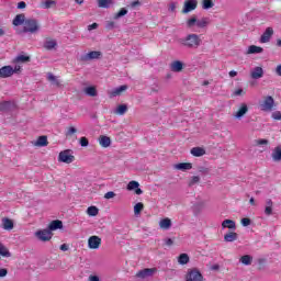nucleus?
<instances>
[{
    "label": "nucleus",
    "instance_id": "72a5a7b5",
    "mask_svg": "<svg viewBox=\"0 0 281 281\" xmlns=\"http://www.w3.org/2000/svg\"><path fill=\"white\" fill-rule=\"evenodd\" d=\"M192 212H193L194 216H199L201 214V212H203V203H195L192 206Z\"/></svg>",
    "mask_w": 281,
    "mask_h": 281
},
{
    "label": "nucleus",
    "instance_id": "aec40b11",
    "mask_svg": "<svg viewBox=\"0 0 281 281\" xmlns=\"http://www.w3.org/2000/svg\"><path fill=\"white\" fill-rule=\"evenodd\" d=\"M160 229H170L172 227V221L168 217L160 220L159 222Z\"/></svg>",
    "mask_w": 281,
    "mask_h": 281
},
{
    "label": "nucleus",
    "instance_id": "49530a36",
    "mask_svg": "<svg viewBox=\"0 0 281 281\" xmlns=\"http://www.w3.org/2000/svg\"><path fill=\"white\" fill-rule=\"evenodd\" d=\"M256 145L257 146H268L269 145V140L266 138H260L256 140Z\"/></svg>",
    "mask_w": 281,
    "mask_h": 281
},
{
    "label": "nucleus",
    "instance_id": "7ed1b4c3",
    "mask_svg": "<svg viewBox=\"0 0 281 281\" xmlns=\"http://www.w3.org/2000/svg\"><path fill=\"white\" fill-rule=\"evenodd\" d=\"M210 25V18H202V19H196V15H193L187 21V27H200L203 30V27H207Z\"/></svg>",
    "mask_w": 281,
    "mask_h": 281
},
{
    "label": "nucleus",
    "instance_id": "09e8293b",
    "mask_svg": "<svg viewBox=\"0 0 281 281\" xmlns=\"http://www.w3.org/2000/svg\"><path fill=\"white\" fill-rule=\"evenodd\" d=\"M75 133H78V130H76V127H69L66 132V137H71Z\"/></svg>",
    "mask_w": 281,
    "mask_h": 281
},
{
    "label": "nucleus",
    "instance_id": "7c9ffc66",
    "mask_svg": "<svg viewBox=\"0 0 281 281\" xmlns=\"http://www.w3.org/2000/svg\"><path fill=\"white\" fill-rule=\"evenodd\" d=\"M0 256H2L3 258H10V256H12L10 250H8V247H5V245H3L2 243H0Z\"/></svg>",
    "mask_w": 281,
    "mask_h": 281
},
{
    "label": "nucleus",
    "instance_id": "f704fd0d",
    "mask_svg": "<svg viewBox=\"0 0 281 281\" xmlns=\"http://www.w3.org/2000/svg\"><path fill=\"white\" fill-rule=\"evenodd\" d=\"M183 69V63L179 61V60H176L171 64V70L172 71H181Z\"/></svg>",
    "mask_w": 281,
    "mask_h": 281
},
{
    "label": "nucleus",
    "instance_id": "f03ea898",
    "mask_svg": "<svg viewBox=\"0 0 281 281\" xmlns=\"http://www.w3.org/2000/svg\"><path fill=\"white\" fill-rule=\"evenodd\" d=\"M178 43L181 45V47H186L187 49H199V47H201V36L191 33L182 38H179Z\"/></svg>",
    "mask_w": 281,
    "mask_h": 281
},
{
    "label": "nucleus",
    "instance_id": "1a4fd4ad",
    "mask_svg": "<svg viewBox=\"0 0 281 281\" xmlns=\"http://www.w3.org/2000/svg\"><path fill=\"white\" fill-rule=\"evenodd\" d=\"M100 56H102V53H100L98 50H92L90 53L82 55L80 57V60H82L83 63H87L88 60H98V58H100Z\"/></svg>",
    "mask_w": 281,
    "mask_h": 281
},
{
    "label": "nucleus",
    "instance_id": "20e7f679",
    "mask_svg": "<svg viewBox=\"0 0 281 281\" xmlns=\"http://www.w3.org/2000/svg\"><path fill=\"white\" fill-rule=\"evenodd\" d=\"M273 106H276V100H273V97L271 95L266 97L259 104L260 111H263L265 113H271V111H273Z\"/></svg>",
    "mask_w": 281,
    "mask_h": 281
},
{
    "label": "nucleus",
    "instance_id": "473e14b6",
    "mask_svg": "<svg viewBox=\"0 0 281 281\" xmlns=\"http://www.w3.org/2000/svg\"><path fill=\"white\" fill-rule=\"evenodd\" d=\"M263 49L260 46L251 45L248 47L247 54H262Z\"/></svg>",
    "mask_w": 281,
    "mask_h": 281
},
{
    "label": "nucleus",
    "instance_id": "338daca9",
    "mask_svg": "<svg viewBox=\"0 0 281 281\" xmlns=\"http://www.w3.org/2000/svg\"><path fill=\"white\" fill-rule=\"evenodd\" d=\"M234 95H243V89H237V90L234 92Z\"/></svg>",
    "mask_w": 281,
    "mask_h": 281
},
{
    "label": "nucleus",
    "instance_id": "a878e982",
    "mask_svg": "<svg viewBox=\"0 0 281 281\" xmlns=\"http://www.w3.org/2000/svg\"><path fill=\"white\" fill-rule=\"evenodd\" d=\"M273 161H281V146H277L271 154Z\"/></svg>",
    "mask_w": 281,
    "mask_h": 281
},
{
    "label": "nucleus",
    "instance_id": "603ef678",
    "mask_svg": "<svg viewBox=\"0 0 281 281\" xmlns=\"http://www.w3.org/2000/svg\"><path fill=\"white\" fill-rule=\"evenodd\" d=\"M52 5H56V1L54 0H47L44 2V8L49 9Z\"/></svg>",
    "mask_w": 281,
    "mask_h": 281
},
{
    "label": "nucleus",
    "instance_id": "f257e3e1",
    "mask_svg": "<svg viewBox=\"0 0 281 281\" xmlns=\"http://www.w3.org/2000/svg\"><path fill=\"white\" fill-rule=\"evenodd\" d=\"M13 25H15V27L23 25V32L25 34H36L41 31V24H38V20L33 18L25 19V14L23 13L15 15L13 19Z\"/></svg>",
    "mask_w": 281,
    "mask_h": 281
},
{
    "label": "nucleus",
    "instance_id": "2f4dec72",
    "mask_svg": "<svg viewBox=\"0 0 281 281\" xmlns=\"http://www.w3.org/2000/svg\"><path fill=\"white\" fill-rule=\"evenodd\" d=\"M126 111H128V106L126 104H121L114 110V113L115 115H124Z\"/></svg>",
    "mask_w": 281,
    "mask_h": 281
},
{
    "label": "nucleus",
    "instance_id": "bb28decb",
    "mask_svg": "<svg viewBox=\"0 0 281 281\" xmlns=\"http://www.w3.org/2000/svg\"><path fill=\"white\" fill-rule=\"evenodd\" d=\"M48 144L49 143L47 142V136H40L37 140L34 143V146H38L40 148H43Z\"/></svg>",
    "mask_w": 281,
    "mask_h": 281
},
{
    "label": "nucleus",
    "instance_id": "c9c22d12",
    "mask_svg": "<svg viewBox=\"0 0 281 281\" xmlns=\"http://www.w3.org/2000/svg\"><path fill=\"white\" fill-rule=\"evenodd\" d=\"M178 262L179 265H188L190 262V257L188 256V254H181L178 257Z\"/></svg>",
    "mask_w": 281,
    "mask_h": 281
},
{
    "label": "nucleus",
    "instance_id": "9d476101",
    "mask_svg": "<svg viewBox=\"0 0 281 281\" xmlns=\"http://www.w3.org/2000/svg\"><path fill=\"white\" fill-rule=\"evenodd\" d=\"M196 5H199V1L198 0H187L184 2V7H183V14H188L189 12H192L193 10H196Z\"/></svg>",
    "mask_w": 281,
    "mask_h": 281
},
{
    "label": "nucleus",
    "instance_id": "774afa93",
    "mask_svg": "<svg viewBox=\"0 0 281 281\" xmlns=\"http://www.w3.org/2000/svg\"><path fill=\"white\" fill-rule=\"evenodd\" d=\"M276 71L278 76H281V65L277 66Z\"/></svg>",
    "mask_w": 281,
    "mask_h": 281
},
{
    "label": "nucleus",
    "instance_id": "f8f14e48",
    "mask_svg": "<svg viewBox=\"0 0 281 281\" xmlns=\"http://www.w3.org/2000/svg\"><path fill=\"white\" fill-rule=\"evenodd\" d=\"M262 76H265V69H262V67H260V66L252 68L250 71V78L252 80H260V78H262Z\"/></svg>",
    "mask_w": 281,
    "mask_h": 281
},
{
    "label": "nucleus",
    "instance_id": "393cba45",
    "mask_svg": "<svg viewBox=\"0 0 281 281\" xmlns=\"http://www.w3.org/2000/svg\"><path fill=\"white\" fill-rule=\"evenodd\" d=\"M191 155L193 157H203V155H205V149L203 147H193L191 149Z\"/></svg>",
    "mask_w": 281,
    "mask_h": 281
},
{
    "label": "nucleus",
    "instance_id": "4c0bfd02",
    "mask_svg": "<svg viewBox=\"0 0 281 281\" xmlns=\"http://www.w3.org/2000/svg\"><path fill=\"white\" fill-rule=\"evenodd\" d=\"M13 63H30V56L19 55L14 58Z\"/></svg>",
    "mask_w": 281,
    "mask_h": 281
},
{
    "label": "nucleus",
    "instance_id": "5701e85b",
    "mask_svg": "<svg viewBox=\"0 0 281 281\" xmlns=\"http://www.w3.org/2000/svg\"><path fill=\"white\" fill-rule=\"evenodd\" d=\"M223 229H236V222L233 220H224L222 222Z\"/></svg>",
    "mask_w": 281,
    "mask_h": 281
},
{
    "label": "nucleus",
    "instance_id": "bf43d9fd",
    "mask_svg": "<svg viewBox=\"0 0 281 281\" xmlns=\"http://www.w3.org/2000/svg\"><path fill=\"white\" fill-rule=\"evenodd\" d=\"M92 30H98V23H92L88 25V31L91 32Z\"/></svg>",
    "mask_w": 281,
    "mask_h": 281
},
{
    "label": "nucleus",
    "instance_id": "c756f323",
    "mask_svg": "<svg viewBox=\"0 0 281 281\" xmlns=\"http://www.w3.org/2000/svg\"><path fill=\"white\" fill-rule=\"evenodd\" d=\"M47 80L52 82V85H54L55 87H60V81L58 80V77L54 76V74L48 72Z\"/></svg>",
    "mask_w": 281,
    "mask_h": 281
},
{
    "label": "nucleus",
    "instance_id": "a19ab883",
    "mask_svg": "<svg viewBox=\"0 0 281 281\" xmlns=\"http://www.w3.org/2000/svg\"><path fill=\"white\" fill-rule=\"evenodd\" d=\"M12 109V102L4 101L0 103V111H10Z\"/></svg>",
    "mask_w": 281,
    "mask_h": 281
},
{
    "label": "nucleus",
    "instance_id": "4be33fe9",
    "mask_svg": "<svg viewBox=\"0 0 281 281\" xmlns=\"http://www.w3.org/2000/svg\"><path fill=\"white\" fill-rule=\"evenodd\" d=\"M99 144L102 148H109L111 146V137L109 136H100Z\"/></svg>",
    "mask_w": 281,
    "mask_h": 281
},
{
    "label": "nucleus",
    "instance_id": "f3484780",
    "mask_svg": "<svg viewBox=\"0 0 281 281\" xmlns=\"http://www.w3.org/2000/svg\"><path fill=\"white\" fill-rule=\"evenodd\" d=\"M126 89H128V86H120L117 88H114L110 92V98H117V95H122V93H124V91H126Z\"/></svg>",
    "mask_w": 281,
    "mask_h": 281
},
{
    "label": "nucleus",
    "instance_id": "0e129e2a",
    "mask_svg": "<svg viewBox=\"0 0 281 281\" xmlns=\"http://www.w3.org/2000/svg\"><path fill=\"white\" fill-rule=\"evenodd\" d=\"M19 71H21V66L15 65L13 68V74H19Z\"/></svg>",
    "mask_w": 281,
    "mask_h": 281
},
{
    "label": "nucleus",
    "instance_id": "864d4df0",
    "mask_svg": "<svg viewBox=\"0 0 281 281\" xmlns=\"http://www.w3.org/2000/svg\"><path fill=\"white\" fill-rule=\"evenodd\" d=\"M272 120H281V112L280 111H274L271 115Z\"/></svg>",
    "mask_w": 281,
    "mask_h": 281
},
{
    "label": "nucleus",
    "instance_id": "c85d7f7f",
    "mask_svg": "<svg viewBox=\"0 0 281 281\" xmlns=\"http://www.w3.org/2000/svg\"><path fill=\"white\" fill-rule=\"evenodd\" d=\"M83 91L86 95H89L90 98H95V95H98V90L93 86L85 88Z\"/></svg>",
    "mask_w": 281,
    "mask_h": 281
},
{
    "label": "nucleus",
    "instance_id": "e2e57ef3",
    "mask_svg": "<svg viewBox=\"0 0 281 281\" xmlns=\"http://www.w3.org/2000/svg\"><path fill=\"white\" fill-rule=\"evenodd\" d=\"M175 10H177V4H176V3H171V4L169 5V11H170V12H175Z\"/></svg>",
    "mask_w": 281,
    "mask_h": 281
},
{
    "label": "nucleus",
    "instance_id": "dca6fc26",
    "mask_svg": "<svg viewBox=\"0 0 281 281\" xmlns=\"http://www.w3.org/2000/svg\"><path fill=\"white\" fill-rule=\"evenodd\" d=\"M175 170H181L186 172V170H192V162H179L173 165Z\"/></svg>",
    "mask_w": 281,
    "mask_h": 281
},
{
    "label": "nucleus",
    "instance_id": "6e6552de",
    "mask_svg": "<svg viewBox=\"0 0 281 281\" xmlns=\"http://www.w3.org/2000/svg\"><path fill=\"white\" fill-rule=\"evenodd\" d=\"M36 238H38V240H42V243H47V240H52V232L49 229H42V231H37L35 233Z\"/></svg>",
    "mask_w": 281,
    "mask_h": 281
},
{
    "label": "nucleus",
    "instance_id": "8fccbe9b",
    "mask_svg": "<svg viewBox=\"0 0 281 281\" xmlns=\"http://www.w3.org/2000/svg\"><path fill=\"white\" fill-rule=\"evenodd\" d=\"M241 225L243 227H249V225H251V220L249 217L241 218Z\"/></svg>",
    "mask_w": 281,
    "mask_h": 281
},
{
    "label": "nucleus",
    "instance_id": "ea45409f",
    "mask_svg": "<svg viewBox=\"0 0 281 281\" xmlns=\"http://www.w3.org/2000/svg\"><path fill=\"white\" fill-rule=\"evenodd\" d=\"M211 8H214V1H212V0H202V9L203 10H211Z\"/></svg>",
    "mask_w": 281,
    "mask_h": 281
},
{
    "label": "nucleus",
    "instance_id": "423d86ee",
    "mask_svg": "<svg viewBox=\"0 0 281 281\" xmlns=\"http://www.w3.org/2000/svg\"><path fill=\"white\" fill-rule=\"evenodd\" d=\"M74 159H76V157L71 155V150L69 149L59 153L58 161H61V164H74Z\"/></svg>",
    "mask_w": 281,
    "mask_h": 281
},
{
    "label": "nucleus",
    "instance_id": "37998d69",
    "mask_svg": "<svg viewBox=\"0 0 281 281\" xmlns=\"http://www.w3.org/2000/svg\"><path fill=\"white\" fill-rule=\"evenodd\" d=\"M99 210L95 206H90L87 210L88 216H98Z\"/></svg>",
    "mask_w": 281,
    "mask_h": 281
},
{
    "label": "nucleus",
    "instance_id": "4468645a",
    "mask_svg": "<svg viewBox=\"0 0 281 281\" xmlns=\"http://www.w3.org/2000/svg\"><path fill=\"white\" fill-rule=\"evenodd\" d=\"M271 36H273V27H267L260 37V43H269Z\"/></svg>",
    "mask_w": 281,
    "mask_h": 281
},
{
    "label": "nucleus",
    "instance_id": "4d7b16f0",
    "mask_svg": "<svg viewBox=\"0 0 281 281\" xmlns=\"http://www.w3.org/2000/svg\"><path fill=\"white\" fill-rule=\"evenodd\" d=\"M5 276H8V269L1 268L0 269V278H5Z\"/></svg>",
    "mask_w": 281,
    "mask_h": 281
},
{
    "label": "nucleus",
    "instance_id": "cd10ccee",
    "mask_svg": "<svg viewBox=\"0 0 281 281\" xmlns=\"http://www.w3.org/2000/svg\"><path fill=\"white\" fill-rule=\"evenodd\" d=\"M239 262H241V265H245L246 267H249V265L254 262V257L249 255L241 256Z\"/></svg>",
    "mask_w": 281,
    "mask_h": 281
},
{
    "label": "nucleus",
    "instance_id": "e433bc0d",
    "mask_svg": "<svg viewBox=\"0 0 281 281\" xmlns=\"http://www.w3.org/2000/svg\"><path fill=\"white\" fill-rule=\"evenodd\" d=\"M57 43L56 40H46L44 43V47L45 49H54V47H56Z\"/></svg>",
    "mask_w": 281,
    "mask_h": 281
},
{
    "label": "nucleus",
    "instance_id": "69168bd1",
    "mask_svg": "<svg viewBox=\"0 0 281 281\" xmlns=\"http://www.w3.org/2000/svg\"><path fill=\"white\" fill-rule=\"evenodd\" d=\"M166 245L168 246V247H170V246H172L173 245V240L172 239H170V238H168V239H166Z\"/></svg>",
    "mask_w": 281,
    "mask_h": 281
},
{
    "label": "nucleus",
    "instance_id": "79ce46f5",
    "mask_svg": "<svg viewBox=\"0 0 281 281\" xmlns=\"http://www.w3.org/2000/svg\"><path fill=\"white\" fill-rule=\"evenodd\" d=\"M201 181V178L199 176H192L189 180V188H192V186H196Z\"/></svg>",
    "mask_w": 281,
    "mask_h": 281
},
{
    "label": "nucleus",
    "instance_id": "a18cd8bd",
    "mask_svg": "<svg viewBox=\"0 0 281 281\" xmlns=\"http://www.w3.org/2000/svg\"><path fill=\"white\" fill-rule=\"evenodd\" d=\"M126 14H128V10L123 8L114 15V19H122V16H126Z\"/></svg>",
    "mask_w": 281,
    "mask_h": 281
},
{
    "label": "nucleus",
    "instance_id": "39448f33",
    "mask_svg": "<svg viewBox=\"0 0 281 281\" xmlns=\"http://www.w3.org/2000/svg\"><path fill=\"white\" fill-rule=\"evenodd\" d=\"M186 281H203V274L198 269H190L186 274Z\"/></svg>",
    "mask_w": 281,
    "mask_h": 281
},
{
    "label": "nucleus",
    "instance_id": "de8ad7c7",
    "mask_svg": "<svg viewBox=\"0 0 281 281\" xmlns=\"http://www.w3.org/2000/svg\"><path fill=\"white\" fill-rule=\"evenodd\" d=\"M79 144H80V146H82L83 148H87V146H89V139L83 136V137H81V138L79 139Z\"/></svg>",
    "mask_w": 281,
    "mask_h": 281
},
{
    "label": "nucleus",
    "instance_id": "c03bdc74",
    "mask_svg": "<svg viewBox=\"0 0 281 281\" xmlns=\"http://www.w3.org/2000/svg\"><path fill=\"white\" fill-rule=\"evenodd\" d=\"M112 0H98L99 8H109Z\"/></svg>",
    "mask_w": 281,
    "mask_h": 281
},
{
    "label": "nucleus",
    "instance_id": "58836bf2",
    "mask_svg": "<svg viewBox=\"0 0 281 281\" xmlns=\"http://www.w3.org/2000/svg\"><path fill=\"white\" fill-rule=\"evenodd\" d=\"M144 210V203L138 202L134 205V214L135 216H139L142 214V211Z\"/></svg>",
    "mask_w": 281,
    "mask_h": 281
},
{
    "label": "nucleus",
    "instance_id": "ddd939ff",
    "mask_svg": "<svg viewBox=\"0 0 281 281\" xmlns=\"http://www.w3.org/2000/svg\"><path fill=\"white\" fill-rule=\"evenodd\" d=\"M11 76H14V67L3 66L0 68V78H10Z\"/></svg>",
    "mask_w": 281,
    "mask_h": 281
},
{
    "label": "nucleus",
    "instance_id": "13d9d810",
    "mask_svg": "<svg viewBox=\"0 0 281 281\" xmlns=\"http://www.w3.org/2000/svg\"><path fill=\"white\" fill-rule=\"evenodd\" d=\"M266 207H273V200L272 199H267L266 200Z\"/></svg>",
    "mask_w": 281,
    "mask_h": 281
},
{
    "label": "nucleus",
    "instance_id": "6ab92c4d",
    "mask_svg": "<svg viewBox=\"0 0 281 281\" xmlns=\"http://www.w3.org/2000/svg\"><path fill=\"white\" fill-rule=\"evenodd\" d=\"M48 229L50 232H56V229H63V222L60 220H55L50 222V224L48 225Z\"/></svg>",
    "mask_w": 281,
    "mask_h": 281
},
{
    "label": "nucleus",
    "instance_id": "a211bd4d",
    "mask_svg": "<svg viewBox=\"0 0 281 281\" xmlns=\"http://www.w3.org/2000/svg\"><path fill=\"white\" fill-rule=\"evenodd\" d=\"M2 229H5L7 232H11V229H14V222L8 217L2 218Z\"/></svg>",
    "mask_w": 281,
    "mask_h": 281
},
{
    "label": "nucleus",
    "instance_id": "6e6d98bb",
    "mask_svg": "<svg viewBox=\"0 0 281 281\" xmlns=\"http://www.w3.org/2000/svg\"><path fill=\"white\" fill-rule=\"evenodd\" d=\"M88 281H100V277L95 274H90L88 277Z\"/></svg>",
    "mask_w": 281,
    "mask_h": 281
},
{
    "label": "nucleus",
    "instance_id": "5fc2aeb1",
    "mask_svg": "<svg viewBox=\"0 0 281 281\" xmlns=\"http://www.w3.org/2000/svg\"><path fill=\"white\" fill-rule=\"evenodd\" d=\"M104 199H115V192L109 191L104 194Z\"/></svg>",
    "mask_w": 281,
    "mask_h": 281
},
{
    "label": "nucleus",
    "instance_id": "0eeeda50",
    "mask_svg": "<svg viewBox=\"0 0 281 281\" xmlns=\"http://www.w3.org/2000/svg\"><path fill=\"white\" fill-rule=\"evenodd\" d=\"M156 271L157 268H145L136 273V278H139L140 280H146V278H153Z\"/></svg>",
    "mask_w": 281,
    "mask_h": 281
},
{
    "label": "nucleus",
    "instance_id": "9b49d317",
    "mask_svg": "<svg viewBox=\"0 0 281 281\" xmlns=\"http://www.w3.org/2000/svg\"><path fill=\"white\" fill-rule=\"evenodd\" d=\"M100 245H102V239L98 236H91L88 239L89 249H100Z\"/></svg>",
    "mask_w": 281,
    "mask_h": 281
},
{
    "label": "nucleus",
    "instance_id": "412c9836",
    "mask_svg": "<svg viewBox=\"0 0 281 281\" xmlns=\"http://www.w3.org/2000/svg\"><path fill=\"white\" fill-rule=\"evenodd\" d=\"M247 111H249V108L247 106V104H241L240 105V108H239V110L236 112V114H235V117L237 119V120H240V117H244L245 116V114L247 113Z\"/></svg>",
    "mask_w": 281,
    "mask_h": 281
},
{
    "label": "nucleus",
    "instance_id": "3c124183",
    "mask_svg": "<svg viewBox=\"0 0 281 281\" xmlns=\"http://www.w3.org/2000/svg\"><path fill=\"white\" fill-rule=\"evenodd\" d=\"M266 216H271L273 214V206H265Z\"/></svg>",
    "mask_w": 281,
    "mask_h": 281
},
{
    "label": "nucleus",
    "instance_id": "052dcab7",
    "mask_svg": "<svg viewBox=\"0 0 281 281\" xmlns=\"http://www.w3.org/2000/svg\"><path fill=\"white\" fill-rule=\"evenodd\" d=\"M26 5H27V4H26L24 1H21V2L18 3V9H19V10H23V9L26 8Z\"/></svg>",
    "mask_w": 281,
    "mask_h": 281
},
{
    "label": "nucleus",
    "instance_id": "680f3d73",
    "mask_svg": "<svg viewBox=\"0 0 281 281\" xmlns=\"http://www.w3.org/2000/svg\"><path fill=\"white\" fill-rule=\"evenodd\" d=\"M131 8H137V5H140V2H139V0H136V1H133V2H131Z\"/></svg>",
    "mask_w": 281,
    "mask_h": 281
},
{
    "label": "nucleus",
    "instance_id": "2eb2a0df",
    "mask_svg": "<svg viewBox=\"0 0 281 281\" xmlns=\"http://www.w3.org/2000/svg\"><path fill=\"white\" fill-rule=\"evenodd\" d=\"M127 190L132 191L135 190V194H144V191L139 189V182L132 180L127 184Z\"/></svg>",
    "mask_w": 281,
    "mask_h": 281
},
{
    "label": "nucleus",
    "instance_id": "b1692460",
    "mask_svg": "<svg viewBox=\"0 0 281 281\" xmlns=\"http://www.w3.org/2000/svg\"><path fill=\"white\" fill-rule=\"evenodd\" d=\"M225 243H234L235 240H238V234L231 232L224 235Z\"/></svg>",
    "mask_w": 281,
    "mask_h": 281
}]
</instances>
